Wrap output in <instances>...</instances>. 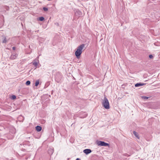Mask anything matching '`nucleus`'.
Instances as JSON below:
<instances>
[{
    "label": "nucleus",
    "mask_w": 160,
    "mask_h": 160,
    "mask_svg": "<svg viewBox=\"0 0 160 160\" xmlns=\"http://www.w3.org/2000/svg\"><path fill=\"white\" fill-rule=\"evenodd\" d=\"M85 47V45L82 44L78 46L77 48L76 51L75 52V54L77 58H80L81 54L82 52V50Z\"/></svg>",
    "instance_id": "f257e3e1"
},
{
    "label": "nucleus",
    "mask_w": 160,
    "mask_h": 160,
    "mask_svg": "<svg viewBox=\"0 0 160 160\" xmlns=\"http://www.w3.org/2000/svg\"><path fill=\"white\" fill-rule=\"evenodd\" d=\"M102 105L106 109H108L110 108L108 100L106 97H104V100L102 102Z\"/></svg>",
    "instance_id": "f03ea898"
},
{
    "label": "nucleus",
    "mask_w": 160,
    "mask_h": 160,
    "mask_svg": "<svg viewBox=\"0 0 160 160\" xmlns=\"http://www.w3.org/2000/svg\"><path fill=\"white\" fill-rule=\"evenodd\" d=\"M97 144L99 146H109V144L108 143H106L102 141H97Z\"/></svg>",
    "instance_id": "7ed1b4c3"
},
{
    "label": "nucleus",
    "mask_w": 160,
    "mask_h": 160,
    "mask_svg": "<svg viewBox=\"0 0 160 160\" xmlns=\"http://www.w3.org/2000/svg\"><path fill=\"white\" fill-rule=\"evenodd\" d=\"M83 152L85 153L86 154H88L92 152V151L91 149H86L84 150L83 151Z\"/></svg>",
    "instance_id": "20e7f679"
},
{
    "label": "nucleus",
    "mask_w": 160,
    "mask_h": 160,
    "mask_svg": "<svg viewBox=\"0 0 160 160\" xmlns=\"http://www.w3.org/2000/svg\"><path fill=\"white\" fill-rule=\"evenodd\" d=\"M18 55L16 53H13L11 55L10 58L11 59H14L16 58Z\"/></svg>",
    "instance_id": "39448f33"
},
{
    "label": "nucleus",
    "mask_w": 160,
    "mask_h": 160,
    "mask_svg": "<svg viewBox=\"0 0 160 160\" xmlns=\"http://www.w3.org/2000/svg\"><path fill=\"white\" fill-rule=\"evenodd\" d=\"M145 84L144 83H137L135 84V87H139L140 86H143Z\"/></svg>",
    "instance_id": "423d86ee"
},
{
    "label": "nucleus",
    "mask_w": 160,
    "mask_h": 160,
    "mask_svg": "<svg viewBox=\"0 0 160 160\" xmlns=\"http://www.w3.org/2000/svg\"><path fill=\"white\" fill-rule=\"evenodd\" d=\"M36 130L38 132H39L41 131L42 128L41 126H38L36 127Z\"/></svg>",
    "instance_id": "0eeeda50"
},
{
    "label": "nucleus",
    "mask_w": 160,
    "mask_h": 160,
    "mask_svg": "<svg viewBox=\"0 0 160 160\" xmlns=\"http://www.w3.org/2000/svg\"><path fill=\"white\" fill-rule=\"evenodd\" d=\"M134 135L138 139L139 138V137L138 136V133L135 131H134L133 132Z\"/></svg>",
    "instance_id": "6e6552de"
},
{
    "label": "nucleus",
    "mask_w": 160,
    "mask_h": 160,
    "mask_svg": "<svg viewBox=\"0 0 160 160\" xmlns=\"http://www.w3.org/2000/svg\"><path fill=\"white\" fill-rule=\"evenodd\" d=\"M53 150L51 149H50L48 150V153L49 154H52L53 153Z\"/></svg>",
    "instance_id": "1a4fd4ad"
},
{
    "label": "nucleus",
    "mask_w": 160,
    "mask_h": 160,
    "mask_svg": "<svg viewBox=\"0 0 160 160\" xmlns=\"http://www.w3.org/2000/svg\"><path fill=\"white\" fill-rule=\"evenodd\" d=\"M87 115L86 113H84L83 115L82 116H80V117L81 118H85L86 117Z\"/></svg>",
    "instance_id": "9d476101"
},
{
    "label": "nucleus",
    "mask_w": 160,
    "mask_h": 160,
    "mask_svg": "<svg viewBox=\"0 0 160 160\" xmlns=\"http://www.w3.org/2000/svg\"><path fill=\"white\" fill-rule=\"evenodd\" d=\"M32 64L33 65H34L36 67H37V65H38V63L37 62H32Z\"/></svg>",
    "instance_id": "9b49d317"
},
{
    "label": "nucleus",
    "mask_w": 160,
    "mask_h": 160,
    "mask_svg": "<svg viewBox=\"0 0 160 160\" xmlns=\"http://www.w3.org/2000/svg\"><path fill=\"white\" fill-rule=\"evenodd\" d=\"M39 84V81L38 80H37L35 82V86H37Z\"/></svg>",
    "instance_id": "f8f14e48"
},
{
    "label": "nucleus",
    "mask_w": 160,
    "mask_h": 160,
    "mask_svg": "<svg viewBox=\"0 0 160 160\" xmlns=\"http://www.w3.org/2000/svg\"><path fill=\"white\" fill-rule=\"evenodd\" d=\"M44 19V18L43 17H40L39 18V20L40 21H42Z\"/></svg>",
    "instance_id": "ddd939ff"
},
{
    "label": "nucleus",
    "mask_w": 160,
    "mask_h": 160,
    "mask_svg": "<svg viewBox=\"0 0 160 160\" xmlns=\"http://www.w3.org/2000/svg\"><path fill=\"white\" fill-rule=\"evenodd\" d=\"M26 84L27 85H29L30 84V82L29 81H27L26 82Z\"/></svg>",
    "instance_id": "4468645a"
},
{
    "label": "nucleus",
    "mask_w": 160,
    "mask_h": 160,
    "mask_svg": "<svg viewBox=\"0 0 160 160\" xmlns=\"http://www.w3.org/2000/svg\"><path fill=\"white\" fill-rule=\"evenodd\" d=\"M142 99H147L149 98V97H147L146 96H142Z\"/></svg>",
    "instance_id": "2eb2a0df"
},
{
    "label": "nucleus",
    "mask_w": 160,
    "mask_h": 160,
    "mask_svg": "<svg viewBox=\"0 0 160 160\" xmlns=\"http://www.w3.org/2000/svg\"><path fill=\"white\" fill-rule=\"evenodd\" d=\"M43 10L45 11H47L48 10V8L46 7H44L43 8Z\"/></svg>",
    "instance_id": "dca6fc26"
},
{
    "label": "nucleus",
    "mask_w": 160,
    "mask_h": 160,
    "mask_svg": "<svg viewBox=\"0 0 160 160\" xmlns=\"http://www.w3.org/2000/svg\"><path fill=\"white\" fill-rule=\"evenodd\" d=\"M6 38H5L4 40L2 41L3 43H6Z\"/></svg>",
    "instance_id": "f3484780"
},
{
    "label": "nucleus",
    "mask_w": 160,
    "mask_h": 160,
    "mask_svg": "<svg viewBox=\"0 0 160 160\" xmlns=\"http://www.w3.org/2000/svg\"><path fill=\"white\" fill-rule=\"evenodd\" d=\"M149 58H153V56L152 55H149Z\"/></svg>",
    "instance_id": "a211bd4d"
},
{
    "label": "nucleus",
    "mask_w": 160,
    "mask_h": 160,
    "mask_svg": "<svg viewBox=\"0 0 160 160\" xmlns=\"http://www.w3.org/2000/svg\"><path fill=\"white\" fill-rule=\"evenodd\" d=\"M16 98V97L15 95H13L12 97V99H15Z\"/></svg>",
    "instance_id": "6ab92c4d"
},
{
    "label": "nucleus",
    "mask_w": 160,
    "mask_h": 160,
    "mask_svg": "<svg viewBox=\"0 0 160 160\" xmlns=\"http://www.w3.org/2000/svg\"><path fill=\"white\" fill-rule=\"evenodd\" d=\"M12 49L13 50H15L16 48L15 47H13Z\"/></svg>",
    "instance_id": "aec40b11"
},
{
    "label": "nucleus",
    "mask_w": 160,
    "mask_h": 160,
    "mask_svg": "<svg viewBox=\"0 0 160 160\" xmlns=\"http://www.w3.org/2000/svg\"><path fill=\"white\" fill-rule=\"evenodd\" d=\"M76 160H80V159L78 158H77L76 159Z\"/></svg>",
    "instance_id": "412c9836"
},
{
    "label": "nucleus",
    "mask_w": 160,
    "mask_h": 160,
    "mask_svg": "<svg viewBox=\"0 0 160 160\" xmlns=\"http://www.w3.org/2000/svg\"><path fill=\"white\" fill-rule=\"evenodd\" d=\"M78 12L79 13H81V12H80L79 11H78Z\"/></svg>",
    "instance_id": "4be33fe9"
}]
</instances>
